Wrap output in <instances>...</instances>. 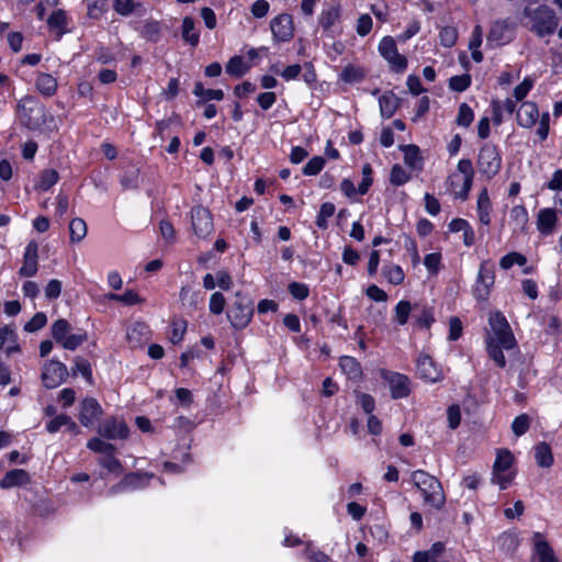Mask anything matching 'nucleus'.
Segmentation results:
<instances>
[{"label":"nucleus","instance_id":"nucleus-57","mask_svg":"<svg viewBox=\"0 0 562 562\" xmlns=\"http://www.w3.org/2000/svg\"><path fill=\"white\" fill-rule=\"evenodd\" d=\"M47 323V317L44 313H36L25 325L24 330L27 333H34L43 328Z\"/></svg>","mask_w":562,"mask_h":562},{"label":"nucleus","instance_id":"nucleus-43","mask_svg":"<svg viewBox=\"0 0 562 562\" xmlns=\"http://www.w3.org/2000/svg\"><path fill=\"white\" fill-rule=\"evenodd\" d=\"M335 213V205L330 202H325L321 205L317 218H316V225L325 229L327 228V218L331 217Z\"/></svg>","mask_w":562,"mask_h":562},{"label":"nucleus","instance_id":"nucleus-9","mask_svg":"<svg viewBox=\"0 0 562 562\" xmlns=\"http://www.w3.org/2000/svg\"><path fill=\"white\" fill-rule=\"evenodd\" d=\"M68 376L66 366L57 360H48L43 366L42 381L45 387L54 389L60 385Z\"/></svg>","mask_w":562,"mask_h":562},{"label":"nucleus","instance_id":"nucleus-16","mask_svg":"<svg viewBox=\"0 0 562 562\" xmlns=\"http://www.w3.org/2000/svg\"><path fill=\"white\" fill-rule=\"evenodd\" d=\"M101 414L102 408L95 398L88 397L81 402L79 420L83 426H91Z\"/></svg>","mask_w":562,"mask_h":562},{"label":"nucleus","instance_id":"nucleus-2","mask_svg":"<svg viewBox=\"0 0 562 562\" xmlns=\"http://www.w3.org/2000/svg\"><path fill=\"white\" fill-rule=\"evenodd\" d=\"M415 486L422 492L425 504L440 510L446 503V496L440 481L429 473L417 470L412 474Z\"/></svg>","mask_w":562,"mask_h":562},{"label":"nucleus","instance_id":"nucleus-53","mask_svg":"<svg viewBox=\"0 0 562 562\" xmlns=\"http://www.w3.org/2000/svg\"><path fill=\"white\" fill-rule=\"evenodd\" d=\"M474 114L472 109L467 103H461L457 116V124L460 126L469 127L473 121Z\"/></svg>","mask_w":562,"mask_h":562},{"label":"nucleus","instance_id":"nucleus-24","mask_svg":"<svg viewBox=\"0 0 562 562\" xmlns=\"http://www.w3.org/2000/svg\"><path fill=\"white\" fill-rule=\"evenodd\" d=\"M413 318L414 325L419 328H429L435 322L432 310L419 304L414 305Z\"/></svg>","mask_w":562,"mask_h":562},{"label":"nucleus","instance_id":"nucleus-4","mask_svg":"<svg viewBox=\"0 0 562 562\" xmlns=\"http://www.w3.org/2000/svg\"><path fill=\"white\" fill-rule=\"evenodd\" d=\"M254 303L250 297L236 292L235 300L227 311V317L235 329L245 328L251 321Z\"/></svg>","mask_w":562,"mask_h":562},{"label":"nucleus","instance_id":"nucleus-35","mask_svg":"<svg viewBox=\"0 0 562 562\" xmlns=\"http://www.w3.org/2000/svg\"><path fill=\"white\" fill-rule=\"evenodd\" d=\"M503 346L501 342H496L494 340H486V350L488 357L499 367L504 368L506 366V359L503 353Z\"/></svg>","mask_w":562,"mask_h":562},{"label":"nucleus","instance_id":"nucleus-44","mask_svg":"<svg viewBox=\"0 0 562 562\" xmlns=\"http://www.w3.org/2000/svg\"><path fill=\"white\" fill-rule=\"evenodd\" d=\"M106 9L105 0H87V15L90 19L98 20Z\"/></svg>","mask_w":562,"mask_h":562},{"label":"nucleus","instance_id":"nucleus-3","mask_svg":"<svg viewBox=\"0 0 562 562\" xmlns=\"http://www.w3.org/2000/svg\"><path fill=\"white\" fill-rule=\"evenodd\" d=\"M491 331L487 333L486 340L501 342L505 350H510L516 346V339L513 330L501 312L492 313L488 317Z\"/></svg>","mask_w":562,"mask_h":562},{"label":"nucleus","instance_id":"nucleus-28","mask_svg":"<svg viewBox=\"0 0 562 562\" xmlns=\"http://www.w3.org/2000/svg\"><path fill=\"white\" fill-rule=\"evenodd\" d=\"M536 462L541 468H550L553 464V454L547 442H539L535 447Z\"/></svg>","mask_w":562,"mask_h":562},{"label":"nucleus","instance_id":"nucleus-50","mask_svg":"<svg viewBox=\"0 0 562 562\" xmlns=\"http://www.w3.org/2000/svg\"><path fill=\"white\" fill-rule=\"evenodd\" d=\"M121 184L125 189H136L139 186L138 169L131 168L130 170H126L121 178Z\"/></svg>","mask_w":562,"mask_h":562},{"label":"nucleus","instance_id":"nucleus-13","mask_svg":"<svg viewBox=\"0 0 562 562\" xmlns=\"http://www.w3.org/2000/svg\"><path fill=\"white\" fill-rule=\"evenodd\" d=\"M417 373L426 382H437L442 378L441 370L437 368L431 357L420 355L416 361Z\"/></svg>","mask_w":562,"mask_h":562},{"label":"nucleus","instance_id":"nucleus-31","mask_svg":"<svg viewBox=\"0 0 562 562\" xmlns=\"http://www.w3.org/2000/svg\"><path fill=\"white\" fill-rule=\"evenodd\" d=\"M492 209L491 200L486 189H483L477 199V213L480 222L484 225L491 223L490 212Z\"/></svg>","mask_w":562,"mask_h":562},{"label":"nucleus","instance_id":"nucleus-29","mask_svg":"<svg viewBox=\"0 0 562 562\" xmlns=\"http://www.w3.org/2000/svg\"><path fill=\"white\" fill-rule=\"evenodd\" d=\"M339 366L345 374L351 380H358L362 375L360 363L352 357L344 356L340 358Z\"/></svg>","mask_w":562,"mask_h":562},{"label":"nucleus","instance_id":"nucleus-60","mask_svg":"<svg viewBox=\"0 0 562 562\" xmlns=\"http://www.w3.org/2000/svg\"><path fill=\"white\" fill-rule=\"evenodd\" d=\"M325 165V159L321 156L313 157L303 168L306 176H315L321 172Z\"/></svg>","mask_w":562,"mask_h":562},{"label":"nucleus","instance_id":"nucleus-10","mask_svg":"<svg viewBox=\"0 0 562 562\" xmlns=\"http://www.w3.org/2000/svg\"><path fill=\"white\" fill-rule=\"evenodd\" d=\"M191 223L194 234L200 238H205L213 231V221L210 211L201 205L191 210Z\"/></svg>","mask_w":562,"mask_h":562},{"label":"nucleus","instance_id":"nucleus-34","mask_svg":"<svg viewBox=\"0 0 562 562\" xmlns=\"http://www.w3.org/2000/svg\"><path fill=\"white\" fill-rule=\"evenodd\" d=\"M69 235L72 243L81 241L87 235V224L82 218H72L69 223Z\"/></svg>","mask_w":562,"mask_h":562},{"label":"nucleus","instance_id":"nucleus-32","mask_svg":"<svg viewBox=\"0 0 562 562\" xmlns=\"http://www.w3.org/2000/svg\"><path fill=\"white\" fill-rule=\"evenodd\" d=\"M50 330L53 339L60 345L70 334L71 325L67 319L59 318L53 323Z\"/></svg>","mask_w":562,"mask_h":562},{"label":"nucleus","instance_id":"nucleus-55","mask_svg":"<svg viewBox=\"0 0 562 562\" xmlns=\"http://www.w3.org/2000/svg\"><path fill=\"white\" fill-rule=\"evenodd\" d=\"M440 43L445 47H452L458 38V31L453 26H445L439 34Z\"/></svg>","mask_w":562,"mask_h":562},{"label":"nucleus","instance_id":"nucleus-37","mask_svg":"<svg viewBox=\"0 0 562 562\" xmlns=\"http://www.w3.org/2000/svg\"><path fill=\"white\" fill-rule=\"evenodd\" d=\"M514 457L510 451L504 449L499 450L496 456V460L493 465V472H505L513 464Z\"/></svg>","mask_w":562,"mask_h":562},{"label":"nucleus","instance_id":"nucleus-15","mask_svg":"<svg viewBox=\"0 0 562 562\" xmlns=\"http://www.w3.org/2000/svg\"><path fill=\"white\" fill-rule=\"evenodd\" d=\"M99 434L110 440L125 439L128 436V428L124 422L112 418L102 424Z\"/></svg>","mask_w":562,"mask_h":562},{"label":"nucleus","instance_id":"nucleus-56","mask_svg":"<svg viewBox=\"0 0 562 562\" xmlns=\"http://www.w3.org/2000/svg\"><path fill=\"white\" fill-rule=\"evenodd\" d=\"M471 85V76L465 74L461 76H453L449 80V87L453 91L462 92Z\"/></svg>","mask_w":562,"mask_h":562},{"label":"nucleus","instance_id":"nucleus-45","mask_svg":"<svg viewBox=\"0 0 562 562\" xmlns=\"http://www.w3.org/2000/svg\"><path fill=\"white\" fill-rule=\"evenodd\" d=\"M79 372L89 384L93 383L92 370L90 362L81 357L75 358L74 373Z\"/></svg>","mask_w":562,"mask_h":562},{"label":"nucleus","instance_id":"nucleus-47","mask_svg":"<svg viewBox=\"0 0 562 562\" xmlns=\"http://www.w3.org/2000/svg\"><path fill=\"white\" fill-rule=\"evenodd\" d=\"M526 262L527 259L524 255L518 252H509L501 259L499 266L502 269L507 270L512 268L515 263L524 266Z\"/></svg>","mask_w":562,"mask_h":562},{"label":"nucleus","instance_id":"nucleus-30","mask_svg":"<svg viewBox=\"0 0 562 562\" xmlns=\"http://www.w3.org/2000/svg\"><path fill=\"white\" fill-rule=\"evenodd\" d=\"M37 90L45 97H52L57 90V80L49 74H40L36 79Z\"/></svg>","mask_w":562,"mask_h":562},{"label":"nucleus","instance_id":"nucleus-12","mask_svg":"<svg viewBox=\"0 0 562 562\" xmlns=\"http://www.w3.org/2000/svg\"><path fill=\"white\" fill-rule=\"evenodd\" d=\"M494 267L488 261H483L480 267L474 295L479 300H486L494 284Z\"/></svg>","mask_w":562,"mask_h":562},{"label":"nucleus","instance_id":"nucleus-42","mask_svg":"<svg viewBox=\"0 0 562 562\" xmlns=\"http://www.w3.org/2000/svg\"><path fill=\"white\" fill-rule=\"evenodd\" d=\"M366 74L361 68L346 66L340 75L341 80L348 83L360 82L364 79Z\"/></svg>","mask_w":562,"mask_h":562},{"label":"nucleus","instance_id":"nucleus-48","mask_svg":"<svg viewBox=\"0 0 562 562\" xmlns=\"http://www.w3.org/2000/svg\"><path fill=\"white\" fill-rule=\"evenodd\" d=\"M100 465L105 468L109 472L121 473L122 464L119 459L114 457V452H109V454L103 456L99 459Z\"/></svg>","mask_w":562,"mask_h":562},{"label":"nucleus","instance_id":"nucleus-27","mask_svg":"<svg viewBox=\"0 0 562 562\" xmlns=\"http://www.w3.org/2000/svg\"><path fill=\"white\" fill-rule=\"evenodd\" d=\"M182 38L191 46L195 47L200 41V34L195 31V23L191 16H184L182 20Z\"/></svg>","mask_w":562,"mask_h":562},{"label":"nucleus","instance_id":"nucleus-64","mask_svg":"<svg viewBox=\"0 0 562 562\" xmlns=\"http://www.w3.org/2000/svg\"><path fill=\"white\" fill-rule=\"evenodd\" d=\"M533 81L530 78H525L520 85L514 89V97L516 101H521L532 88Z\"/></svg>","mask_w":562,"mask_h":562},{"label":"nucleus","instance_id":"nucleus-39","mask_svg":"<svg viewBox=\"0 0 562 562\" xmlns=\"http://www.w3.org/2000/svg\"><path fill=\"white\" fill-rule=\"evenodd\" d=\"M247 70L248 67L245 65L241 56L232 57L226 65L227 74L236 78L241 77Z\"/></svg>","mask_w":562,"mask_h":562},{"label":"nucleus","instance_id":"nucleus-26","mask_svg":"<svg viewBox=\"0 0 562 562\" xmlns=\"http://www.w3.org/2000/svg\"><path fill=\"white\" fill-rule=\"evenodd\" d=\"M47 24L50 29L58 31L57 40L67 32L68 19L66 12L61 9L55 10L48 18Z\"/></svg>","mask_w":562,"mask_h":562},{"label":"nucleus","instance_id":"nucleus-23","mask_svg":"<svg viewBox=\"0 0 562 562\" xmlns=\"http://www.w3.org/2000/svg\"><path fill=\"white\" fill-rule=\"evenodd\" d=\"M557 224V214L553 209H542L538 213L537 228L543 235H550Z\"/></svg>","mask_w":562,"mask_h":562},{"label":"nucleus","instance_id":"nucleus-36","mask_svg":"<svg viewBox=\"0 0 562 562\" xmlns=\"http://www.w3.org/2000/svg\"><path fill=\"white\" fill-rule=\"evenodd\" d=\"M411 313H414V305H412L409 301H400L395 306L394 321L403 326L407 323Z\"/></svg>","mask_w":562,"mask_h":562},{"label":"nucleus","instance_id":"nucleus-25","mask_svg":"<svg viewBox=\"0 0 562 562\" xmlns=\"http://www.w3.org/2000/svg\"><path fill=\"white\" fill-rule=\"evenodd\" d=\"M380 111L383 117L390 119L400 106L401 100L394 93H384L379 99Z\"/></svg>","mask_w":562,"mask_h":562},{"label":"nucleus","instance_id":"nucleus-1","mask_svg":"<svg viewBox=\"0 0 562 562\" xmlns=\"http://www.w3.org/2000/svg\"><path fill=\"white\" fill-rule=\"evenodd\" d=\"M524 15L528 19L529 30L539 37L552 35L559 26V18L548 4H540L537 8L526 7Z\"/></svg>","mask_w":562,"mask_h":562},{"label":"nucleus","instance_id":"nucleus-22","mask_svg":"<svg viewBox=\"0 0 562 562\" xmlns=\"http://www.w3.org/2000/svg\"><path fill=\"white\" fill-rule=\"evenodd\" d=\"M30 474L23 469H14L4 474L0 481L2 488H10L13 486H22L30 483Z\"/></svg>","mask_w":562,"mask_h":562},{"label":"nucleus","instance_id":"nucleus-46","mask_svg":"<svg viewBox=\"0 0 562 562\" xmlns=\"http://www.w3.org/2000/svg\"><path fill=\"white\" fill-rule=\"evenodd\" d=\"M411 179L409 173L406 172V170L400 166L394 165L391 169L390 173V182L394 186H403Z\"/></svg>","mask_w":562,"mask_h":562},{"label":"nucleus","instance_id":"nucleus-19","mask_svg":"<svg viewBox=\"0 0 562 562\" xmlns=\"http://www.w3.org/2000/svg\"><path fill=\"white\" fill-rule=\"evenodd\" d=\"M393 398H403L409 394V380L400 373H391L387 378Z\"/></svg>","mask_w":562,"mask_h":562},{"label":"nucleus","instance_id":"nucleus-21","mask_svg":"<svg viewBox=\"0 0 562 562\" xmlns=\"http://www.w3.org/2000/svg\"><path fill=\"white\" fill-rule=\"evenodd\" d=\"M532 543L535 552L539 558V562H558L554 552L550 544L543 539L540 532H535L532 536Z\"/></svg>","mask_w":562,"mask_h":562},{"label":"nucleus","instance_id":"nucleus-33","mask_svg":"<svg viewBox=\"0 0 562 562\" xmlns=\"http://www.w3.org/2000/svg\"><path fill=\"white\" fill-rule=\"evenodd\" d=\"M402 150L404 153V161L411 168H420L422 167V157L420 150L416 145H405L402 146Z\"/></svg>","mask_w":562,"mask_h":562},{"label":"nucleus","instance_id":"nucleus-51","mask_svg":"<svg viewBox=\"0 0 562 562\" xmlns=\"http://www.w3.org/2000/svg\"><path fill=\"white\" fill-rule=\"evenodd\" d=\"M87 447L97 453H103L104 456L109 454V452H114L115 447L112 443L104 442L100 438H91Z\"/></svg>","mask_w":562,"mask_h":562},{"label":"nucleus","instance_id":"nucleus-63","mask_svg":"<svg viewBox=\"0 0 562 562\" xmlns=\"http://www.w3.org/2000/svg\"><path fill=\"white\" fill-rule=\"evenodd\" d=\"M133 0H113V9L121 15H128L134 11Z\"/></svg>","mask_w":562,"mask_h":562},{"label":"nucleus","instance_id":"nucleus-58","mask_svg":"<svg viewBox=\"0 0 562 562\" xmlns=\"http://www.w3.org/2000/svg\"><path fill=\"white\" fill-rule=\"evenodd\" d=\"M529 416L527 414H521L514 419L512 424V429L516 436H521L529 429Z\"/></svg>","mask_w":562,"mask_h":562},{"label":"nucleus","instance_id":"nucleus-49","mask_svg":"<svg viewBox=\"0 0 562 562\" xmlns=\"http://www.w3.org/2000/svg\"><path fill=\"white\" fill-rule=\"evenodd\" d=\"M339 19V10L337 8H330L324 11L319 19V25L328 31Z\"/></svg>","mask_w":562,"mask_h":562},{"label":"nucleus","instance_id":"nucleus-20","mask_svg":"<svg viewBox=\"0 0 562 562\" xmlns=\"http://www.w3.org/2000/svg\"><path fill=\"white\" fill-rule=\"evenodd\" d=\"M528 212L525 206L516 205L509 212V223L513 226V234L518 235L526 232L528 224Z\"/></svg>","mask_w":562,"mask_h":562},{"label":"nucleus","instance_id":"nucleus-52","mask_svg":"<svg viewBox=\"0 0 562 562\" xmlns=\"http://www.w3.org/2000/svg\"><path fill=\"white\" fill-rule=\"evenodd\" d=\"M88 336L86 333L78 334H69L64 341H61V347L67 350L77 349L82 342L87 340Z\"/></svg>","mask_w":562,"mask_h":562},{"label":"nucleus","instance_id":"nucleus-40","mask_svg":"<svg viewBox=\"0 0 562 562\" xmlns=\"http://www.w3.org/2000/svg\"><path fill=\"white\" fill-rule=\"evenodd\" d=\"M382 272L387 281L392 284L398 285L404 281V272L397 265L384 266Z\"/></svg>","mask_w":562,"mask_h":562},{"label":"nucleus","instance_id":"nucleus-7","mask_svg":"<svg viewBox=\"0 0 562 562\" xmlns=\"http://www.w3.org/2000/svg\"><path fill=\"white\" fill-rule=\"evenodd\" d=\"M515 29L516 24L510 18L496 20L490 29L487 45L502 46L512 42L515 36Z\"/></svg>","mask_w":562,"mask_h":562},{"label":"nucleus","instance_id":"nucleus-14","mask_svg":"<svg viewBox=\"0 0 562 562\" xmlns=\"http://www.w3.org/2000/svg\"><path fill=\"white\" fill-rule=\"evenodd\" d=\"M38 260V246L35 241H30L25 247L23 265L19 270V276L30 278L36 274Z\"/></svg>","mask_w":562,"mask_h":562},{"label":"nucleus","instance_id":"nucleus-61","mask_svg":"<svg viewBox=\"0 0 562 562\" xmlns=\"http://www.w3.org/2000/svg\"><path fill=\"white\" fill-rule=\"evenodd\" d=\"M290 294L296 300H304L308 296V288L304 283L291 282L289 284Z\"/></svg>","mask_w":562,"mask_h":562},{"label":"nucleus","instance_id":"nucleus-59","mask_svg":"<svg viewBox=\"0 0 562 562\" xmlns=\"http://www.w3.org/2000/svg\"><path fill=\"white\" fill-rule=\"evenodd\" d=\"M226 305V300L221 292H214L210 299V312L215 315L223 313Z\"/></svg>","mask_w":562,"mask_h":562},{"label":"nucleus","instance_id":"nucleus-18","mask_svg":"<svg viewBox=\"0 0 562 562\" xmlns=\"http://www.w3.org/2000/svg\"><path fill=\"white\" fill-rule=\"evenodd\" d=\"M539 116V111L533 102H524L517 111V123L521 127L529 128L533 126Z\"/></svg>","mask_w":562,"mask_h":562},{"label":"nucleus","instance_id":"nucleus-62","mask_svg":"<svg viewBox=\"0 0 562 562\" xmlns=\"http://www.w3.org/2000/svg\"><path fill=\"white\" fill-rule=\"evenodd\" d=\"M448 424L451 429H456L461 422L460 407L457 404L450 405L447 409Z\"/></svg>","mask_w":562,"mask_h":562},{"label":"nucleus","instance_id":"nucleus-41","mask_svg":"<svg viewBox=\"0 0 562 562\" xmlns=\"http://www.w3.org/2000/svg\"><path fill=\"white\" fill-rule=\"evenodd\" d=\"M193 93L196 97L204 98L205 100H222L224 92L220 89H204L202 82L198 81L194 85Z\"/></svg>","mask_w":562,"mask_h":562},{"label":"nucleus","instance_id":"nucleus-8","mask_svg":"<svg viewBox=\"0 0 562 562\" xmlns=\"http://www.w3.org/2000/svg\"><path fill=\"white\" fill-rule=\"evenodd\" d=\"M379 52L394 72H403L407 68L406 57L397 52L396 43L391 36L381 40Z\"/></svg>","mask_w":562,"mask_h":562},{"label":"nucleus","instance_id":"nucleus-54","mask_svg":"<svg viewBox=\"0 0 562 562\" xmlns=\"http://www.w3.org/2000/svg\"><path fill=\"white\" fill-rule=\"evenodd\" d=\"M108 299L112 301L122 302L125 305H134L140 302L139 296L132 290L126 291L124 294L109 293Z\"/></svg>","mask_w":562,"mask_h":562},{"label":"nucleus","instance_id":"nucleus-38","mask_svg":"<svg viewBox=\"0 0 562 562\" xmlns=\"http://www.w3.org/2000/svg\"><path fill=\"white\" fill-rule=\"evenodd\" d=\"M58 179L59 175L55 169H45L40 175L37 187L43 191H47L58 181Z\"/></svg>","mask_w":562,"mask_h":562},{"label":"nucleus","instance_id":"nucleus-11","mask_svg":"<svg viewBox=\"0 0 562 562\" xmlns=\"http://www.w3.org/2000/svg\"><path fill=\"white\" fill-rule=\"evenodd\" d=\"M272 35L278 42H288L294 35L293 19L288 13H281L270 22Z\"/></svg>","mask_w":562,"mask_h":562},{"label":"nucleus","instance_id":"nucleus-5","mask_svg":"<svg viewBox=\"0 0 562 562\" xmlns=\"http://www.w3.org/2000/svg\"><path fill=\"white\" fill-rule=\"evenodd\" d=\"M21 123L30 130H36L42 125L45 113L44 105L37 103L34 98L25 97L18 104Z\"/></svg>","mask_w":562,"mask_h":562},{"label":"nucleus","instance_id":"nucleus-6","mask_svg":"<svg viewBox=\"0 0 562 562\" xmlns=\"http://www.w3.org/2000/svg\"><path fill=\"white\" fill-rule=\"evenodd\" d=\"M502 167V158L495 145L485 144L481 147L477 157V169L488 179L498 173Z\"/></svg>","mask_w":562,"mask_h":562},{"label":"nucleus","instance_id":"nucleus-17","mask_svg":"<svg viewBox=\"0 0 562 562\" xmlns=\"http://www.w3.org/2000/svg\"><path fill=\"white\" fill-rule=\"evenodd\" d=\"M0 349H3L7 355L21 350L14 326L5 325L0 328Z\"/></svg>","mask_w":562,"mask_h":562}]
</instances>
